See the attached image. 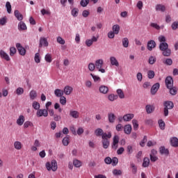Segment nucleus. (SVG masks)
I'll return each instance as SVG.
<instances>
[{
  "label": "nucleus",
  "mask_w": 178,
  "mask_h": 178,
  "mask_svg": "<svg viewBox=\"0 0 178 178\" xmlns=\"http://www.w3.org/2000/svg\"><path fill=\"white\" fill-rule=\"evenodd\" d=\"M35 63H40V62H41V58H40V53H36L35 54Z\"/></svg>",
  "instance_id": "obj_52"
},
{
  "label": "nucleus",
  "mask_w": 178,
  "mask_h": 178,
  "mask_svg": "<svg viewBox=\"0 0 178 178\" xmlns=\"http://www.w3.org/2000/svg\"><path fill=\"white\" fill-rule=\"evenodd\" d=\"M14 15H15L16 19L17 20H19V22H22L23 20V15H22V13H20V12H19V10H15L14 12Z\"/></svg>",
  "instance_id": "obj_22"
},
{
  "label": "nucleus",
  "mask_w": 178,
  "mask_h": 178,
  "mask_svg": "<svg viewBox=\"0 0 178 178\" xmlns=\"http://www.w3.org/2000/svg\"><path fill=\"white\" fill-rule=\"evenodd\" d=\"M24 120H26L24 115H20L18 119L17 120V124H18V126H23Z\"/></svg>",
  "instance_id": "obj_19"
},
{
  "label": "nucleus",
  "mask_w": 178,
  "mask_h": 178,
  "mask_svg": "<svg viewBox=\"0 0 178 178\" xmlns=\"http://www.w3.org/2000/svg\"><path fill=\"white\" fill-rule=\"evenodd\" d=\"M148 79H154L155 77V72L153 70H149L147 72Z\"/></svg>",
  "instance_id": "obj_47"
},
{
  "label": "nucleus",
  "mask_w": 178,
  "mask_h": 178,
  "mask_svg": "<svg viewBox=\"0 0 178 178\" xmlns=\"http://www.w3.org/2000/svg\"><path fill=\"white\" fill-rule=\"evenodd\" d=\"M102 145H103V148H104V149H107V148L109 147V139H102Z\"/></svg>",
  "instance_id": "obj_31"
},
{
  "label": "nucleus",
  "mask_w": 178,
  "mask_h": 178,
  "mask_svg": "<svg viewBox=\"0 0 178 178\" xmlns=\"http://www.w3.org/2000/svg\"><path fill=\"white\" fill-rule=\"evenodd\" d=\"M131 130L132 128L131 124H127L124 127V131L125 134H131Z\"/></svg>",
  "instance_id": "obj_24"
},
{
  "label": "nucleus",
  "mask_w": 178,
  "mask_h": 178,
  "mask_svg": "<svg viewBox=\"0 0 178 178\" xmlns=\"http://www.w3.org/2000/svg\"><path fill=\"white\" fill-rule=\"evenodd\" d=\"M159 126L161 130H165V122H163V120H159Z\"/></svg>",
  "instance_id": "obj_48"
},
{
  "label": "nucleus",
  "mask_w": 178,
  "mask_h": 178,
  "mask_svg": "<svg viewBox=\"0 0 178 178\" xmlns=\"http://www.w3.org/2000/svg\"><path fill=\"white\" fill-rule=\"evenodd\" d=\"M44 60L46 62H48V63H51L52 62V55L47 54L44 56Z\"/></svg>",
  "instance_id": "obj_44"
},
{
  "label": "nucleus",
  "mask_w": 178,
  "mask_h": 178,
  "mask_svg": "<svg viewBox=\"0 0 178 178\" xmlns=\"http://www.w3.org/2000/svg\"><path fill=\"white\" fill-rule=\"evenodd\" d=\"M134 118V114L133 113H128L123 116V120L124 122H130L131 119Z\"/></svg>",
  "instance_id": "obj_16"
},
{
  "label": "nucleus",
  "mask_w": 178,
  "mask_h": 178,
  "mask_svg": "<svg viewBox=\"0 0 178 178\" xmlns=\"http://www.w3.org/2000/svg\"><path fill=\"white\" fill-rule=\"evenodd\" d=\"M159 152L161 155H169V150L165 148V147H161L159 148Z\"/></svg>",
  "instance_id": "obj_27"
},
{
  "label": "nucleus",
  "mask_w": 178,
  "mask_h": 178,
  "mask_svg": "<svg viewBox=\"0 0 178 178\" xmlns=\"http://www.w3.org/2000/svg\"><path fill=\"white\" fill-rule=\"evenodd\" d=\"M108 118L109 123H115V120H116V115H115L114 113H108Z\"/></svg>",
  "instance_id": "obj_18"
},
{
  "label": "nucleus",
  "mask_w": 178,
  "mask_h": 178,
  "mask_svg": "<svg viewBox=\"0 0 178 178\" xmlns=\"http://www.w3.org/2000/svg\"><path fill=\"white\" fill-rule=\"evenodd\" d=\"M95 134L97 137H101V136L102 137L104 134V130H102V129L101 128H97L95 131Z\"/></svg>",
  "instance_id": "obj_28"
},
{
  "label": "nucleus",
  "mask_w": 178,
  "mask_h": 178,
  "mask_svg": "<svg viewBox=\"0 0 178 178\" xmlns=\"http://www.w3.org/2000/svg\"><path fill=\"white\" fill-rule=\"evenodd\" d=\"M46 168L47 170H52L53 172H56L58 170V163L56 160H52L51 163L47 162L46 163Z\"/></svg>",
  "instance_id": "obj_2"
},
{
  "label": "nucleus",
  "mask_w": 178,
  "mask_h": 178,
  "mask_svg": "<svg viewBox=\"0 0 178 178\" xmlns=\"http://www.w3.org/2000/svg\"><path fill=\"white\" fill-rule=\"evenodd\" d=\"M164 105V116H168L169 115V109H173L175 108V104L171 101H165L163 103Z\"/></svg>",
  "instance_id": "obj_1"
},
{
  "label": "nucleus",
  "mask_w": 178,
  "mask_h": 178,
  "mask_svg": "<svg viewBox=\"0 0 178 178\" xmlns=\"http://www.w3.org/2000/svg\"><path fill=\"white\" fill-rule=\"evenodd\" d=\"M150 27H152L153 29H155L156 30H161L160 26L156 23H151Z\"/></svg>",
  "instance_id": "obj_55"
},
{
  "label": "nucleus",
  "mask_w": 178,
  "mask_h": 178,
  "mask_svg": "<svg viewBox=\"0 0 178 178\" xmlns=\"http://www.w3.org/2000/svg\"><path fill=\"white\" fill-rule=\"evenodd\" d=\"M73 165L75 166V168H80L83 163L79 160L75 159L73 161Z\"/></svg>",
  "instance_id": "obj_40"
},
{
  "label": "nucleus",
  "mask_w": 178,
  "mask_h": 178,
  "mask_svg": "<svg viewBox=\"0 0 178 178\" xmlns=\"http://www.w3.org/2000/svg\"><path fill=\"white\" fill-rule=\"evenodd\" d=\"M149 65H154V63H155V62H156V57H155V56H150L149 58Z\"/></svg>",
  "instance_id": "obj_46"
},
{
  "label": "nucleus",
  "mask_w": 178,
  "mask_h": 178,
  "mask_svg": "<svg viewBox=\"0 0 178 178\" xmlns=\"http://www.w3.org/2000/svg\"><path fill=\"white\" fill-rule=\"evenodd\" d=\"M110 62L111 63V65L113 66H116L117 67H118L119 66V62L118 61V60L116 59V58L111 56L110 58Z\"/></svg>",
  "instance_id": "obj_25"
},
{
  "label": "nucleus",
  "mask_w": 178,
  "mask_h": 178,
  "mask_svg": "<svg viewBox=\"0 0 178 178\" xmlns=\"http://www.w3.org/2000/svg\"><path fill=\"white\" fill-rule=\"evenodd\" d=\"M71 15L74 17H77L79 16V8H73L71 11Z\"/></svg>",
  "instance_id": "obj_42"
},
{
  "label": "nucleus",
  "mask_w": 178,
  "mask_h": 178,
  "mask_svg": "<svg viewBox=\"0 0 178 178\" xmlns=\"http://www.w3.org/2000/svg\"><path fill=\"white\" fill-rule=\"evenodd\" d=\"M36 116L37 118H42V116H44V118L48 117V110L39 108L36 112Z\"/></svg>",
  "instance_id": "obj_4"
},
{
  "label": "nucleus",
  "mask_w": 178,
  "mask_h": 178,
  "mask_svg": "<svg viewBox=\"0 0 178 178\" xmlns=\"http://www.w3.org/2000/svg\"><path fill=\"white\" fill-rule=\"evenodd\" d=\"M118 144H119V136H115L113 137V142L112 144L113 149H118Z\"/></svg>",
  "instance_id": "obj_9"
},
{
  "label": "nucleus",
  "mask_w": 178,
  "mask_h": 178,
  "mask_svg": "<svg viewBox=\"0 0 178 178\" xmlns=\"http://www.w3.org/2000/svg\"><path fill=\"white\" fill-rule=\"evenodd\" d=\"M57 42H58V44H60L61 45H65V40H63V38H62V37L58 36L57 38Z\"/></svg>",
  "instance_id": "obj_60"
},
{
  "label": "nucleus",
  "mask_w": 178,
  "mask_h": 178,
  "mask_svg": "<svg viewBox=\"0 0 178 178\" xmlns=\"http://www.w3.org/2000/svg\"><path fill=\"white\" fill-rule=\"evenodd\" d=\"M41 13L43 16L45 15H51V11L49 10H45V8L41 10Z\"/></svg>",
  "instance_id": "obj_51"
},
{
  "label": "nucleus",
  "mask_w": 178,
  "mask_h": 178,
  "mask_svg": "<svg viewBox=\"0 0 178 178\" xmlns=\"http://www.w3.org/2000/svg\"><path fill=\"white\" fill-rule=\"evenodd\" d=\"M54 94H55L56 97H63V90H62L60 89H56L54 90Z\"/></svg>",
  "instance_id": "obj_32"
},
{
  "label": "nucleus",
  "mask_w": 178,
  "mask_h": 178,
  "mask_svg": "<svg viewBox=\"0 0 178 178\" xmlns=\"http://www.w3.org/2000/svg\"><path fill=\"white\" fill-rule=\"evenodd\" d=\"M155 47H156V43L155 42V41L149 40L147 42V49H148V51H152V49H154V48H155Z\"/></svg>",
  "instance_id": "obj_11"
},
{
  "label": "nucleus",
  "mask_w": 178,
  "mask_h": 178,
  "mask_svg": "<svg viewBox=\"0 0 178 178\" xmlns=\"http://www.w3.org/2000/svg\"><path fill=\"white\" fill-rule=\"evenodd\" d=\"M145 111L148 114L152 113V112L155 111V106H154V105L147 104L145 106Z\"/></svg>",
  "instance_id": "obj_13"
},
{
  "label": "nucleus",
  "mask_w": 178,
  "mask_h": 178,
  "mask_svg": "<svg viewBox=\"0 0 178 178\" xmlns=\"http://www.w3.org/2000/svg\"><path fill=\"white\" fill-rule=\"evenodd\" d=\"M169 48V45L166 42H161L159 44V49L161 51H165Z\"/></svg>",
  "instance_id": "obj_26"
},
{
  "label": "nucleus",
  "mask_w": 178,
  "mask_h": 178,
  "mask_svg": "<svg viewBox=\"0 0 178 178\" xmlns=\"http://www.w3.org/2000/svg\"><path fill=\"white\" fill-rule=\"evenodd\" d=\"M95 64L92 63H90L88 65V69L90 70V72H94L95 70Z\"/></svg>",
  "instance_id": "obj_49"
},
{
  "label": "nucleus",
  "mask_w": 178,
  "mask_h": 178,
  "mask_svg": "<svg viewBox=\"0 0 178 178\" xmlns=\"http://www.w3.org/2000/svg\"><path fill=\"white\" fill-rule=\"evenodd\" d=\"M132 124L134 126V129L137 130V129H138V121H137V120H133Z\"/></svg>",
  "instance_id": "obj_56"
},
{
  "label": "nucleus",
  "mask_w": 178,
  "mask_h": 178,
  "mask_svg": "<svg viewBox=\"0 0 178 178\" xmlns=\"http://www.w3.org/2000/svg\"><path fill=\"white\" fill-rule=\"evenodd\" d=\"M70 116L74 119H79L80 118V113L77 111L71 110L70 111Z\"/></svg>",
  "instance_id": "obj_10"
},
{
  "label": "nucleus",
  "mask_w": 178,
  "mask_h": 178,
  "mask_svg": "<svg viewBox=\"0 0 178 178\" xmlns=\"http://www.w3.org/2000/svg\"><path fill=\"white\" fill-rule=\"evenodd\" d=\"M122 46L124 48H128L129 47V39L127 38H124L122 40Z\"/></svg>",
  "instance_id": "obj_38"
},
{
  "label": "nucleus",
  "mask_w": 178,
  "mask_h": 178,
  "mask_svg": "<svg viewBox=\"0 0 178 178\" xmlns=\"http://www.w3.org/2000/svg\"><path fill=\"white\" fill-rule=\"evenodd\" d=\"M24 92V89L23 88H18L16 90V94L17 95H22Z\"/></svg>",
  "instance_id": "obj_53"
},
{
  "label": "nucleus",
  "mask_w": 178,
  "mask_h": 178,
  "mask_svg": "<svg viewBox=\"0 0 178 178\" xmlns=\"http://www.w3.org/2000/svg\"><path fill=\"white\" fill-rule=\"evenodd\" d=\"M170 145L175 148L178 147V138L177 137H172L170 138Z\"/></svg>",
  "instance_id": "obj_15"
},
{
  "label": "nucleus",
  "mask_w": 178,
  "mask_h": 178,
  "mask_svg": "<svg viewBox=\"0 0 178 178\" xmlns=\"http://www.w3.org/2000/svg\"><path fill=\"white\" fill-rule=\"evenodd\" d=\"M113 174L115 176H121V175H122V170L115 169V170H113Z\"/></svg>",
  "instance_id": "obj_59"
},
{
  "label": "nucleus",
  "mask_w": 178,
  "mask_h": 178,
  "mask_svg": "<svg viewBox=\"0 0 178 178\" xmlns=\"http://www.w3.org/2000/svg\"><path fill=\"white\" fill-rule=\"evenodd\" d=\"M6 8L7 9L8 13H12V5H10V2L7 1L6 3Z\"/></svg>",
  "instance_id": "obj_41"
},
{
  "label": "nucleus",
  "mask_w": 178,
  "mask_h": 178,
  "mask_svg": "<svg viewBox=\"0 0 178 178\" xmlns=\"http://www.w3.org/2000/svg\"><path fill=\"white\" fill-rule=\"evenodd\" d=\"M117 94L118 95L119 98H120L121 99H123V98H124V93L123 92V90H122V89H118Z\"/></svg>",
  "instance_id": "obj_43"
},
{
  "label": "nucleus",
  "mask_w": 178,
  "mask_h": 178,
  "mask_svg": "<svg viewBox=\"0 0 178 178\" xmlns=\"http://www.w3.org/2000/svg\"><path fill=\"white\" fill-rule=\"evenodd\" d=\"M22 145L21 142L15 141L14 143V148H15V149L20 150L22 149Z\"/></svg>",
  "instance_id": "obj_39"
},
{
  "label": "nucleus",
  "mask_w": 178,
  "mask_h": 178,
  "mask_svg": "<svg viewBox=\"0 0 178 178\" xmlns=\"http://www.w3.org/2000/svg\"><path fill=\"white\" fill-rule=\"evenodd\" d=\"M113 31L116 34H119V31H120V26L118 24H115L113 26Z\"/></svg>",
  "instance_id": "obj_36"
},
{
  "label": "nucleus",
  "mask_w": 178,
  "mask_h": 178,
  "mask_svg": "<svg viewBox=\"0 0 178 178\" xmlns=\"http://www.w3.org/2000/svg\"><path fill=\"white\" fill-rule=\"evenodd\" d=\"M99 90L101 94H108V91H109V88H108V86H101Z\"/></svg>",
  "instance_id": "obj_23"
},
{
  "label": "nucleus",
  "mask_w": 178,
  "mask_h": 178,
  "mask_svg": "<svg viewBox=\"0 0 178 178\" xmlns=\"http://www.w3.org/2000/svg\"><path fill=\"white\" fill-rule=\"evenodd\" d=\"M71 92H73V88L70 86H67L64 88V93L65 95H70Z\"/></svg>",
  "instance_id": "obj_20"
},
{
  "label": "nucleus",
  "mask_w": 178,
  "mask_h": 178,
  "mask_svg": "<svg viewBox=\"0 0 178 178\" xmlns=\"http://www.w3.org/2000/svg\"><path fill=\"white\" fill-rule=\"evenodd\" d=\"M165 83L167 88H172V87H173V78L170 76H167L165 78Z\"/></svg>",
  "instance_id": "obj_6"
},
{
  "label": "nucleus",
  "mask_w": 178,
  "mask_h": 178,
  "mask_svg": "<svg viewBox=\"0 0 178 178\" xmlns=\"http://www.w3.org/2000/svg\"><path fill=\"white\" fill-rule=\"evenodd\" d=\"M112 138V134L111 132L104 133L103 135L102 136V140H109V138Z\"/></svg>",
  "instance_id": "obj_30"
},
{
  "label": "nucleus",
  "mask_w": 178,
  "mask_h": 178,
  "mask_svg": "<svg viewBox=\"0 0 178 178\" xmlns=\"http://www.w3.org/2000/svg\"><path fill=\"white\" fill-rule=\"evenodd\" d=\"M33 126V122H30V121H26L24 122V129H27L28 127H30Z\"/></svg>",
  "instance_id": "obj_61"
},
{
  "label": "nucleus",
  "mask_w": 178,
  "mask_h": 178,
  "mask_svg": "<svg viewBox=\"0 0 178 178\" xmlns=\"http://www.w3.org/2000/svg\"><path fill=\"white\" fill-rule=\"evenodd\" d=\"M29 97L32 101H34V99H35V98H37V92L35 90H31L29 92Z\"/></svg>",
  "instance_id": "obj_33"
},
{
  "label": "nucleus",
  "mask_w": 178,
  "mask_h": 178,
  "mask_svg": "<svg viewBox=\"0 0 178 178\" xmlns=\"http://www.w3.org/2000/svg\"><path fill=\"white\" fill-rule=\"evenodd\" d=\"M156 10H159L160 12H165L166 10V7L162 4H158L156 6Z\"/></svg>",
  "instance_id": "obj_34"
},
{
  "label": "nucleus",
  "mask_w": 178,
  "mask_h": 178,
  "mask_svg": "<svg viewBox=\"0 0 178 178\" xmlns=\"http://www.w3.org/2000/svg\"><path fill=\"white\" fill-rule=\"evenodd\" d=\"M99 37L97 36H92L91 39H87L85 41V44L86 47H91L94 42H97L98 41Z\"/></svg>",
  "instance_id": "obj_5"
},
{
  "label": "nucleus",
  "mask_w": 178,
  "mask_h": 178,
  "mask_svg": "<svg viewBox=\"0 0 178 178\" xmlns=\"http://www.w3.org/2000/svg\"><path fill=\"white\" fill-rule=\"evenodd\" d=\"M172 30H177L178 29V22H174L171 25Z\"/></svg>",
  "instance_id": "obj_63"
},
{
  "label": "nucleus",
  "mask_w": 178,
  "mask_h": 178,
  "mask_svg": "<svg viewBox=\"0 0 178 178\" xmlns=\"http://www.w3.org/2000/svg\"><path fill=\"white\" fill-rule=\"evenodd\" d=\"M95 67L101 72V73H105V69L102 68V66H104V60L99 59L95 61Z\"/></svg>",
  "instance_id": "obj_3"
},
{
  "label": "nucleus",
  "mask_w": 178,
  "mask_h": 178,
  "mask_svg": "<svg viewBox=\"0 0 178 178\" xmlns=\"http://www.w3.org/2000/svg\"><path fill=\"white\" fill-rule=\"evenodd\" d=\"M142 166L143 168H148V166H149V159L148 157H145L143 159Z\"/></svg>",
  "instance_id": "obj_29"
},
{
  "label": "nucleus",
  "mask_w": 178,
  "mask_h": 178,
  "mask_svg": "<svg viewBox=\"0 0 178 178\" xmlns=\"http://www.w3.org/2000/svg\"><path fill=\"white\" fill-rule=\"evenodd\" d=\"M108 99L109 101L113 102L115 99H118V95H115L113 94L109 95Z\"/></svg>",
  "instance_id": "obj_50"
},
{
  "label": "nucleus",
  "mask_w": 178,
  "mask_h": 178,
  "mask_svg": "<svg viewBox=\"0 0 178 178\" xmlns=\"http://www.w3.org/2000/svg\"><path fill=\"white\" fill-rule=\"evenodd\" d=\"M18 30L19 31H24V30H27V26L24 22L20 21L18 24Z\"/></svg>",
  "instance_id": "obj_17"
},
{
  "label": "nucleus",
  "mask_w": 178,
  "mask_h": 178,
  "mask_svg": "<svg viewBox=\"0 0 178 178\" xmlns=\"http://www.w3.org/2000/svg\"><path fill=\"white\" fill-rule=\"evenodd\" d=\"M169 90V92L171 95H176L177 94L178 88L176 86H172L171 88H167Z\"/></svg>",
  "instance_id": "obj_21"
},
{
  "label": "nucleus",
  "mask_w": 178,
  "mask_h": 178,
  "mask_svg": "<svg viewBox=\"0 0 178 178\" xmlns=\"http://www.w3.org/2000/svg\"><path fill=\"white\" fill-rule=\"evenodd\" d=\"M0 56L2 59H5V60H7L8 62L10 60V58H9V55H8L6 52L3 51V50L0 51Z\"/></svg>",
  "instance_id": "obj_14"
},
{
  "label": "nucleus",
  "mask_w": 178,
  "mask_h": 178,
  "mask_svg": "<svg viewBox=\"0 0 178 178\" xmlns=\"http://www.w3.org/2000/svg\"><path fill=\"white\" fill-rule=\"evenodd\" d=\"M17 50L15 47H10V56H13L15 54H16Z\"/></svg>",
  "instance_id": "obj_62"
},
{
  "label": "nucleus",
  "mask_w": 178,
  "mask_h": 178,
  "mask_svg": "<svg viewBox=\"0 0 178 178\" xmlns=\"http://www.w3.org/2000/svg\"><path fill=\"white\" fill-rule=\"evenodd\" d=\"M32 106H33V109H35V111H38L40 109V108H41L40 103H38V102H37V101H34L33 102Z\"/></svg>",
  "instance_id": "obj_37"
},
{
  "label": "nucleus",
  "mask_w": 178,
  "mask_h": 178,
  "mask_svg": "<svg viewBox=\"0 0 178 178\" xmlns=\"http://www.w3.org/2000/svg\"><path fill=\"white\" fill-rule=\"evenodd\" d=\"M131 168H132V173H134V175H136V173H137V166H136V164L131 163Z\"/></svg>",
  "instance_id": "obj_54"
},
{
  "label": "nucleus",
  "mask_w": 178,
  "mask_h": 178,
  "mask_svg": "<svg viewBox=\"0 0 178 178\" xmlns=\"http://www.w3.org/2000/svg\"><path fill=\"white\" fill-rule=\"evenodd\" d=\"M70 137L69 136V135H67L66 137H65L63 139V145H65V147H67V145H69V143H70Z\"/></svg>",
  "instance_id": "obj_35"
},
{
  "label": "nucleus",
  "mask_w": 178,
  "mask_h": 178,
  "mask_svg": "<svg viewBox=\"0 0 178 178\" xmlns=\"http://www.w3.org/2000/svg\"><path fill=\"white\" fill-rule=\"evenodd\" d=\"M16 48H17L19 55H22V56H24V55H26V49H24V47H22V44L20 43L16 44Z\"/></svg>",
  "instance_id": "obj_7"
},
{
  "label": "nucleus",
  "mask_w": 178,
  "mask_h": 178,
  "mask_svg": "<svg viewBox=\"0 0 178 178\" xmlns=\"http://www.w3.org/2000/svg\"><path fill=\"white\" fill-rule=\"evenodd\" d=\"M60 104H61V105H66V97H65V96L60 97Z\"/></svg>",
  "instance_id": "obj_64"
},
{
  "label": "nucleus",
  "mask_w": 178,
  "mask_h": 178,
  "mask_svg": "<svg viewBox=\"0 0 178 178\" xmlns=\"http://www.w3.org/2000/svg\"><path fill=\"white\" fill-rule=\"evenodd\" d=\"M88 3H90V0H81V5L83 8H86V6H87V5H88Z\"/></svg>",
  "instance_id": "obj_58"
},
{
  "label": "nucleus",
  "mask_w": 178,
  "mask_h": 178,
  "mask_svg": "<svg viewBox=\"0 0 178 178\" xmlns=\"http://www.w3.org/2000/svg\"><path fill=\"white\" fill-rule=\"evenodd\" d=\"M170 54H172V50L169 48L165 50H163V56H170Z\"/></svg>",
  "instance_id": "obj_45"
},
{
  "label": "nucleus",
  "mask_w": 178,
  "mask_h": 178,
  "mask_svg": "<svg viewBox=\"0 0 178 178\" xmlns=\"http://www.w3.org/2000/svg\"><path fill=\"white\" fill-rule=\"evenodd\" d=\"M42 45L44 47H48V45H49L48 41L47 40V38H40V44H39L40 48L42 47Z\"/></svg>",
  "instance_id": "obj_12"
},
{
  "label": "nucleus",
  "mask_w": 178,
  "mask_h": 178,
  "mask_svg": "<svg viewBox=\"0 0 178 178\" xmlns=\"http://www.w3.org/2000/svg\"><path fill=\"white\" fill-rule=\"evenodd\" d=\"M90 76L92 77V79L95 83H97V81H101V77H99L97 75H94L92 74H90Z\"/></svg>",
  "instance_id": "obj_57"
},
{
  "label": "nucleus",
  "mask_w": 178,
  "mask_h": 178,
  "mask_svg": "<svg viewBox=\"0 0 178 178\" xmlns=\"http://www.w3.org/2000/svg\"><path fill=\"white\" fill-rule=\"evenodd\" d=\"M159 87H161V85L159 83H156L154 84L151 88V92L152 95H155L156 92H158V90H159Z\"/></svg>",
  "instance_id": "obj_8"
}]
</instances>
